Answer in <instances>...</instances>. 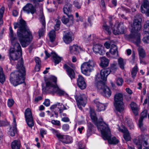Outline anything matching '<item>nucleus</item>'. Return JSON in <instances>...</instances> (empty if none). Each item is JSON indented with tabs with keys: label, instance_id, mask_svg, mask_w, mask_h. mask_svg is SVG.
Instances as JSON below:
<instances>
[{
	"label": "nucleus",
	"instance_id": "f257e3e1",
	"mask_svg": "<svg viewBox=\"0 0 149 149\" xmlns=\"http://www.w3.org/2000/svg\"><path fill=\"white\" fill-rule=\"evenodd\" d=\"M14 25L15 29L18 28L17 34L22 47H26L31 41L33 37L25 21L23 19H21L19 23H15Z\"/></svg>",
	"mask_w": 149,
	"mask_h": 149
},
{
	"label": "nucleus",
	"instance_id": "f03ea898",
	"mask_svg": "<svg viewBox=\"0 0 149 149\" xmlns=\"http://www.w3.org/2000/svg\"><path fill=\"white\" fill-rule=\"evenodd\" d=\"M17 67L19 70L12 72L10 75V81L15 86L24 82L26 74L25 69L23 66V62L22 59L18 61Z\"/></svg>",
	"mask_w": 149,
	"mask_h": 149
},
{
	"label": "nucleus",
	"instance_id": "7ed1b4c3",
	"mask_svg": "<svg viewBox=\"0 0 149 149\" xmlns=\"http://www.w3.org/2000/svg\"><path fill=\"white\" fill-rule=\"evenodd\" d=\"M10 35L13 47L10 49V56L11 60L15 61L19 58L22 55V50L19 44L17 42V38L14 36L11 27H10Z\"/></svg>",
	"mask_w": 149,
	"mask_h": 149
},
{
	"label": "nucleus",
	"instance_id": "20e7f679",
	"mask_svg": "<svg viewBox=\"0 0 149 149\" xmlns=\"http://www.w3.org/2000/svg\"><path fill=\"white\" fill-rule=\"evenodd\" d=\"M141 19L139 16L135 17L133 24H131L130 30L132 35H129L128 36L132 38L135 44L137 46L140 42V34L137 33L140 31L141 28Z\"/></svg>",
	"mask_w": 149,
	"mask_h": 149
},
{
	"label": "nucleus",
	"instance_id": "39448f33",
	"mask_svg": "<svg viewBox=\"0 0 149 149\" xmlns=\"http://www.w3.org/2000/svg\"><path fill=\"white\" fill-rule=\"evenodd\" d=\"M57 78L54 76H51L47 80V93H56L59 96H62L65 92L57 85L56 84Z\"/></svg>",
	"mask_w": 149,
	"mask_h": 149
},
{
	"label": "nucleus",
	"instance_id": "423d86ee",
	"mask_svg": "<svg viewBox=\"0 0 149 149\" xmlns=\"http://www.w3.org/2000/svg\"><path fill=\"white\" fill-rule=\"evenodd\" d=\"M106 80L102 77H98L96 76L95 84L100 93L104 97H109L111 95V92L110 89L105 85V81Z\"/></svg>",
	"mask_w": 149,
	"mask_h": 149
},
{
	"label": "nucleus",
	"instance_id": "0eeeda50",
	"mask_svg": "<svg viewBox=\"0 0 149 149\" xmlns=\"http://www.w3.org/2000/svg\"><path fill=\"white\" fill-rule=\"evenodd\" d=\"M96 65L95 62L92 59L83 63L81 66V73L86 76L90 75Z\"/></svg>",
	"mask_w": 149,
	"mask_h": 149
},
{
	"label": "nucleus",
	"instance_id": "6e6552de",
	"mask_svg": "<svg viewBox=\"0 0 149 149\" xmlns=\"http://www.w3.org/2000/svg\"><path fill=\"white\" fill-rule=\"evenodd\" d=\"M123 97V94L120 93L116 94L114 96V105L116 110L119 112H122L124 109Z\"/></svg>",
	"mask_w": 149,
	"mask_h": 149
},
{
	"label": "nucleus",
	"instance_id": "1a4fd4ad",
	"mask_svg": "<svg viewBox=\"0 0 149 149\" xmlns=\"http://www.w3.org/2000/svg\"><path fill=\"white\" fill-rule=\"evenodd\" d=\"M118 68L116 62H114L111 64V69L107 68L102 69L100 73H98L96 76L98 77H102L105 80H107V77L111 72L114 73Z\"/></svg>",
	"mask_w": 149,
	"mask_h": 149
},
{
	"label": "nucleus",
	"instance_id": "9d476101",
	"mask_svg": "<svg viewBox=\"0 0 149 149\" xmlns=\"http://www.w3.org/2000/svg\"><path fill=\"white\" fill-rule=\"evenodd\" d=\"M107 130L103 131H102V137L104 140H107L108 142L110 144H116L118 143V140L116 139L115 137H113L111 138V134L110 130L109 128H107Z\"/></svg>",
	"mask_w": 149,
	"mask_h": 149
},
{
	"label": "nucleus",
	"instance_id": "9b49d317",
	"mask_svg": "<svg viewBox=\"0 0 149 149\" xmlns=\"http://www.w3.org/2000/svg\"><path fill=\"white\" fill-rule=\"evenodd\" d=\"M126 28L124 27L123 24L116 22L112 29V32L115 35L124 34L126 32Z\"/></svg>",
	"mask_w": 149,
	"mask_h": 149
},
{
	"label": "nucleus",
	"instance_id": "f8f14e48",
	"mask_svg": "<svg viewBox=\"0 0 149 149\" xmlns=\"http://www.w3.org/2000/svg\"><path fill=\"white\" fill-rule=\"evenodd\" d=\"M133 141L138 149H149L147 146L148 145L147 140H141L140 137L133 139Z\"/></svg>",
	"mask_w": 149,
	"mask_h": 149
},
{
	"label": "nucleus",
	"instance_id": "ddd939ff",
	"mask_svg": "<svg viewBox=\"0 0 149 149\" xmlns=\"http://www.w3.org/2000/svg\"><path fill=\"white\" fill-rule=\"evenodd\" d=\"M25 117L28 126L32 128L34 125V121L31 111L29 108L27 109L25 111Z\"/></svg>",
	"mask_w": 149,
	"mask_h": 149
},
{
	"label": "nucleus",
	"instance_id": "4468645a",
	"mask_svg": "<svg viewBox=\"0 0 149 149\" xmlns=\"http://www.w3.org/2000/svg\"><path fill=\"white\" fill-rule=\"evenodd\" d=\"M77 106L81 110V106L84 107L87 103V98L86 96L84 94L81 95L78 97L75 96Z\"/></svg>",
	"mask_w": 149,
	"mask_h": 149
},
{
	"label": "nucleus",
	"instance_id": "2eb2a0df",
	"mask_svg": "<svg viewBox=\"0 0 149 149\" xmlns=\"http://www.w3.org/2000/svg\"><path fill=\"white\" fill-rule=\"evenodd\" d=\"M93 52L96 54H99L103 55L106 52L104 47L101 45L97 44L93 45Z\"/></svg>",
	"mask_w": 149,
	"mask_h": 149
},
{
	"label": "nucleus",
	"instance_id": "dca6fc26",
	"mask_svg": "<svg viewBox=\"0 0 149 149\" xmlns=\"http://www.w3.org/2000/svg\"><path fill=\"white\" fill-rule=\"evenodd\" d=\"M56 136L60 141L64 143H70L72 141V138L68 136L63 135L61 134H56Z\"/></svg>",
	"mask_w": 149,
	"mask_h": 149
},
{
	"label": "nucleus",
	"instance_id": "f3484780",
	"mask_svg": "<svg viewBox=\"0 0 149 149\" xmlns=\"http://www.w3.org/2000/svg\"><path fill=\"white\" fill-rule=\"evenodd\" d=\"M64 34L63 39L64 41L66 44H69L73 40V34L71 31H66L64 32Z\"/></svg>",
	"mask_w": 149,
	"mask_h": 149
},
{
	"label": "nucleus",
	"instance_id": "a211bd4d",
	"mask_svg": "<svg viewBox=\"0 0 149 149\" xmlns=\"http://www.w3.org/2000/svg\"><path fill=\"white\" fill-rule=\"evenodd\" d=\"M24 11L28 14H34L36 11L35 8L31 3H27L23 8Z\"/></svg>",
	"mask_w": 149,
	"mask_h": 149
},
{
	"label": "nucleus",
	"instance_id": "6ab92c4d",
	"mask_svg": "<svg viewBox=\"0 0 149 149\" xmlns=\"http://www.w3.org/2000/svg\"><path fill=\"white\" fill-rule=\"evenodd\" d=\"M91 118L94 124L97 126L98 129L101 128L97 123V118L95 113V110L93 109H91L90 110Z\"/></svg>",
	"mask_w": 149,
	"mask_h": 149
},
{
	"label": "nucleus",
	"instance_id": "aec40b11",
	"mask_svg": "<svg viewBox=\"0 0 149 149\" xmlns=\"http://www.w3.org/2000/svg\"><path fill=\"white\" fill-rule=\"evenodd\" d=\"M77 84L79 87L81 89H85L86 87V84L85 82L84 78L81 75H79L77 80Z\"/></svg>",
	"mask_w": 149,
	"mask_h": 149
},
{
	"label": "nucleus",
	"instance_id": "412c9836",
	"mask_svg": "<svg viewBox=\"0 0 149 149\" xmlns=\"http://www.w3.org/2000/svg\"><path fill=\"white\" fill-rule=\"evenodd\" d=\"M70 0H65L66 4L64 6L63 8V12L64 13L67 15L69 13H71L72 11V5L69 3Z\"/></svg>",
	"mask_w": 149,
	"mask_h": 149
},
{
	"label": "nucleus",
	"instance_id": "4be33fe9",
	"mask_svg": "<svg viewBox=\"0 0 149 149\" xmlns=\"http://www.w3.org/2000/svg\"><path fill=\"white\" fill-rule=\"evenodd\" d=\"M123 129H120V127H118V130L123 133V137L124 139L127 141H129L131 139V136L128 131L124 127Z\"/></svg>",
	"mask_w": 149,
	"mask_h": 149
},
{
	"label": "nucleus",
	"instance_id": "5701e85b",
	"mask_svg": "<svg viewBox=\"0 0 149 149\" xmlns=\"http://www.w3.org/2000/svg\"><path fill=\"white\" fill-rule=\"evenodd\" d=\"M69 50L72 54H77L79 53L80 51H82L83 49L78 45H74L69 47Z\"/></svg>",
	"mask_w": 149,
	"mask_h": 149
},
{
	"label": "nucleus",
	"instance_id": "b1692460",
	"mask_svg": "<svg viewBox=\"0 0 149 149\" xmlns=\"http://www.w3.org/2000/svg\"><path fill=\"white\" fill-rule=\"evenodd\" d=\"M64 68L66 69L68 74L71 79L75 78V73L72 69L66 64L64 65Z\"/></svg>",
	"mask_w": 149,
	"mask_h": 149
},
{
	"label": "nucleus",
	"instance_id": "393cba45",
	"mask_svg": "<svg viewBox=\"0 0 149 149\" xmlns=\"http://www.w3.org/2000/svg\"><path fill=\"white\" fill-rule=\"evenodd\" d=\"M102 117L100 118L99 119V121H97V123L101 127V128L100 129H98L99 130H100L102 133V130L103 131H105L107 130V128H109L107 125L104 122L102 121Z\"/></svg>",
	"mask_w": 149,
	"mask_h": 149
},
{
	"label": "nucleus",
	"instance_id": "a878e982",
	"mask_svg": "<svg viewBox=\"0 0 149 149\" xmlns=\"http://www.w3.org/2000/svg\"><path fill=\"white\" fill-rule=\"evenodd\" d=\"M95 36L94 34H84L83 36V38L85 42H88L93 40Z\"/></svg>",
	"mask_w": 149,
	"mask_h": 149
},
{
	"label": "nucleus",
	"instance_id": "bb28decb",
	"mask_svg": "<svg viewBox=\"0 0 149 149\" xmlns=\"http://www.w3.org/2000/svg\"><path fill=\"white\" fill-rule=\"evenodd\" d=\"M101 62L100 65L102 67H104L108 66L109 63V60L104 56L100 58Z\"/></svg>",
	"mask_w": 149,
	"mask_h": 149
},
{
	"label": "nucleus",
	"instance_id": "cd10ccee",
	"mask_svg": "<svg viewBox=\"0 0 149 149\" xmlns=\"http://www.w3.org/2000/svg\"><path fill=\"white\" fill-rule=\"evenodd\" d=\"M130 105L131 108L135 115V116L137 115L138 114V107L136 103L134 102H132L131 103Z\"/></svg>",
	"mask_w": 149,
	"mask_h": 149
},
{
	"label": "nucleus",
	"instance_id": "c85d7f7f",
	"mask_svg": "<svg viewBox=\"0 0 149 149\" xmlns=\"http://www.w3.org/2000/svg\"><path fill=\"white\" fill-rule=\"evenodd\" d=\"M11 146L12 149H20V142L19 140H15L12 143Z\"/></svg>",
	"mask_w": 149,
	"mask_h": 149
},
{
	"label": "nucleus",
	"instance_id": "c756f323",
	"mask_svg": "<svg viewBox=\"0 0 149 149\" xmlns=\"http://www.w3.org/2000/svg\"><path fill=\"white\" fill-rule=\"evenodd\" d=\"M95 103L97 108V111L100 112L105 110L106 106L104 104L97 101Z\"/></svg>",
	"mask_w": 149,
	"mask_h": 149
},
{
	"label": "nucleus",
	"instance_id": "7c9ffc66",
	"mask_svg": "<svg viewBox=\"0 0 149 149\" xmlns=\"http://www.w3.org/2000/svg\"><path fill=\"white\" fill-rule=\"evenodd\" d=\"M110 52L112 55L118 56V48L116 45L114 44L111 45L110 49Z\"/></svg>",
	"mask_w": 149,
	"mask_h": 149
},
{
	"label": "nucleus",
	"instance_id": "2f4dec72",
	"mask_svg": "<svg viewBox=\"0 0 149 149\" xmlns=\"http://www.w3.org/2000/svg\"><path fill=\"white\" fill-rule=\"evenodd\" d=\"M51 55L52 56L54 62L56 64H58L60 62L61 59V58L58 56L56 53L52 52Z\"/></svg>",
	"mask_w": 149,
	"mask_h": 149
},
{
	"label": "nucleus",
	"instance_id": "473e14b6",
	"mask_svg": "<svg viewBox=\"0 0 149 149\" xmlns=\"http://www.w3.org/2000/svg\"><path fill=\"white\" fill-rule=\"evenodd\" d=\"M143 32L145 34H149V20H147L144 25Z\"/></svg>",
	"mask_w": 149,
	"mask_h": 149
},
{
	"label": "nucleus",
	"instance_id": "72a5a7b5",
	"mask_svg": "<svg viewBox=\"0 0 149 149\" xmlns=\"http://www.w3.org/2000/svg\"><path fill=\"white\" fill-rule=\"evenodd\" d=\"M102 28L104 32L107 34L110 35L111 33V29L106 24H104Z\"/></svg>",
	"mask_w": 149,
	"mask_h": 149
},
{
	"label": "nucleus",
	"instance_id": "f704fd0d",
	"mask_svg": "<svg viewBox=\"0 0 149 149\" xmlns=\"http://www.w3.org/2000/svg\"><path fill=\"white\" fill-rule=\"evenodd\" d=\"M49 36L50 41L54 42L56 37V33L54 31H51L48 33Z\"/></svg>",
	"mask_w": 149,
	"mask_h": 149
},
{
	"label": "nucleus",
	"instance_id": "c9c22d12",
	"mask_svg": "<svg viewBox=\"0 0 149 149\" xmlns=\"http://www.w3.org/2000/svg\"><path fill=\"white\" fill-rule=\"evenodd\" d=\"M138 125L141 131H144L146 130V126L144 125L143 120L141 119H139Z\"/></svg>",
	"mask_w": 149,
	"mask_h": 149
},
{
	"label": "nucleus",
	"instance_id": "e433bc0d",
	"mask_svg": "<svg viewBox=\"0 0 149 149\" xmlns=\"http://www.w3.org/2000/svg\"><path fill=\"white\" fill-rule=\"evenodd\" d=\"M5 81V77L2 68L0 67V82L3 84Z\"/></svg>",
	"mask_w": 149,
	"mask_h": 149
},
{
	"label": "nucleus",
	"instance_id": "4c0bfd02",
	"mask_svg": "<svg viewBox=\"0 0 149 149\" xmlns=\"http://www.w3.org/2000/svg\"><path fill=\"white\" fill-rule=\"evenodd\" d=\"M139 58H143L146 56V53L144 50L142 48L139 47L138 49Z\"/></svg>",
	"mask_w": 149,
	"mask_h": 149
},
{
	"label": "nucleus",
	"instance_id": "58836bf2",
	"mask_svg": "<svg viewBox=\"0 0 149 149\" xmlns=\"http://www.w3.org/2000/svg\"><path fill=\"white\" fill-rule=\"evenodd\" d=\"M118 64L120 68L122 70L124 69V66L125 64V61L121 58L118 59Z\"/></svg>",
	"mask_w": 149,
	"mask_h": 149
},
{
	"label": "nucleus",
	"instance_id": "ea45409f",
	"mask_svg": "<svg viewBox=\"0 0 149 149\" xmlns=\"http://www.w3.org/2000/svg\"><path fill=\"white\" fill-rule=\"evenodd\" d=\"M141 8H143L144 10L149 8V2L147 0H143V2L141 8Z\"/></svg>",
	"mask_w": 149,
	"mask_h": 149
},
{
	"label": "nucleus",
	"instance_id": "a19ab883",
	"mask_svg": "<svg viewBox=\"0 0 149 149\" xmlns=\"http://www.w3.org/2000/svg\"><path fill=\"white\" fill-rule=\"evenodd\" d=\"M17 128L15 126H13L10 128V130L9 131V134L11 136H15V133L16 132Z\"/></svg>",
	"mask_w": 149,
	"mask_h": 149
},
{
	"label": "nucleus",
	"instance_id": "79ce46f5",
	"mask_svg": "<svg viewBox=\"0 0 149 149\" xmlns=\"http://www.w3.org/2000/svg\"><path fill=\"white\" fill-rule=\"evenodd\" d=\"M4 8L3 7H2L0 9V25H1L3 24V20L2 17L4 11Z\"/></svg>",
	"mask_w": 149,
	"mask_h": 149
},
{
	"label": "nucleus",
	"instance_id": "37998d69",
	"mask_svg": "<svg viewBox=\"0 0 149 149\" xmlns=\"http://www.w3.org/2000/svg\"><path fill=\"white\" fill-rule=\"evenodd\" d=\"M137 71V67L136 66H135L133 68L131 71V74L132 75V77L133 78H134L135 77Z\"/></svg>",
	"mask_w": 149,
	"mask_h": 149
},
{
	"label": "nucleus",
	"instance_id": "c03bdc74",
	"mask_svg": "<svg viewBox=\"0 0 149 149\" xmlns=\"http://www.w3.org/2000/svg\"><path fill=\"white\" fill-rule=\"evenodd\" d=\"M123 82V79L121 77H118L116 79V83L118 86H122Z\"/></svg>",
	"mask_w": 149,
	"mask_h": 149
},
{
	"label": "nucleus",
	"instance_id": "a18cd8bd",
	"mask_svg": "<svg viewBox=\"0 0 149 149\" xmlns=\"http://www.w3.org/2000/svg\"><path fill=\"white\" fill-rule=\"evenodd\" d=\"M147 111L146 110H145L142 112L141 114V116L139 119L143 120V119L147 116Z\"/></svg>",
	"mask_w": 149,
	"mask_h": 149
},
{
	"label": "nucleus",
	"instance_id": "49530a36",
	"mask_svg": "<svg viewBox=\"0 0 149 149\" xmlns=\"http://www.w3.org/2000/svg\"><path fill=\"white\" fill-rule=\"evenodd\" d=\"M73 4L75 7L78 9H79L81 8L82 5L81 3H79L77 1H74Z\"/></svg>",
	"mask_w": 149,
	"mask_h": 149
},
{
	"label": "nucleus",
	"instance_id": "de8ad7c7",
	"mask_svg": "<svg viewBox=\"0 0 149 149\" xmlns=\"http://www.w3.org/2000/svg\"><path fill=\"white\" fill-rule=\"evenodd\" d=\"M126 121H127V123L128 125L130 128L131 129H133L134 128V125L132 121L131 120L127 121V119Z\"/></svg>",
	"mask_w": 149,
	"mask_h": 149
},
{
	"label": "nucleus",
	"instance_id": "09e8293b",
	"mask_svg": "<svg viewBox=\"0 0 149 149\" xmlns=\"http://www.w3.org/2000/svg\"><path fill=\"white\" fill-rule=\"evenodd\" d=\"M45 28H44L43 26L39 30V36L40 38L44 34V32L45 31Z\"/></svg>",
	"mask_w": 149,
	"mask_h": 149
},
{
	"label": "nucleus",
	"instance_id": "8fccbe9b",
	"mask_svg": "<svg viewBox=\"0 0 149 149\" xmlns=\"http://www.w3.org/2000/svg\"><path fill=\"white\" fill-rule=\"evenodd\" d=\"M40 21L42 24V26H43L44 28L46 27V22L44 16H42L40 17Z\"/></svg>",
	"mask_w": 149,
	"mask_h": 149
},
{
	"label": "nucleus",
	"instance_id": "3c124183",
	"mask_svg": "<svg viewBox=\"0 0 149 149\" xmlns=\"http://www.w3.org/2000/svg\"><path fill=\"white\" fill-rule=\"evenodd\" d=\"M45 84H42V90L44 93L46 94V87L47 86V82L45 77Z\"/></svg>",
	"mask_w": 149,
	"mask_h": 149
},
{
	"label": "nucleus",
	"instance_id": "603ef678",
	"mask_svg": "<svg viewBox=\"0 0 149 149\" xmlns=\"http://www.w3.org/2000/svg\"><path fill=\"white\" fill-rule=\"evenodd\" d=\"M141 12L142 13L146 14L147 16L149 17V8L146 10H144L143 8H141Z\"/></svg>",
	"mask_w": 149,
	"mask_h": 149
},
{
	"label": "nucleus",
	"instance_id": "864d4df0",
	"mask_svg": "<svg viewBox=\"0 0 149 149\" xmlns=\"http://www.w3.org/2000/svg\"><path fill=\"white\" fill-rule=\"evenodd\" d=\"M61 20L62 22L65 24H67L69 22V19L66 18L64 16H63Z\"/></svg>",
	"mask_w": 149,
	"mask_h": 149
},
{
	"label": "nucleus",
	"instance_id": "5fc2aeb1",
	"mask_svg": "<svg viewBox=\"0 0 149 149\" xmlns=\"http://www.w3.org/2000/svg\"><path fill=\"white\" fill-rule=\"evenodd\" d=\"M14 103V101L12 99H9L8 101V106L10 107H12L13 104Z\"/></svg>",
	"mask_w": 149,
	"mask_h": 149
},
{
	"label": "nucleus",
	"instance_id": "6e6d98bb",
	"mask_svg": "<svg viewBox=\"0 0 149 149\" xmlns=\"http://www.w3.org/2000/svg\"><path fill=\"white\" fill-rule=\"evenodd\" d=\"M143 42L146 43H149V36L144 37L142 39Z\"/></svg>",
	"mask_w": 149,
	"mask_h": 149
},
{
	"label": "nucleus",
	"instance_id": "4d7b16f0",
	"mask_svg": "<svg viewBox=\"0 0 149 149\" xmlns=\"http://www.w3.org/2000/svg\"><path fill=\"white\" fill-rule=\"evenodd\" d=\"M69 128V125L68 124H65L63 125L62 129L64 131H67Z\"/></svg>",
	"mask_w": 149,
	"mask_h": 149
},
{
	"label": "nucleus",
	"instance_id": "13d9d810",
	"mask_svg": "<svg viewBox=\"0 0 149 149\" xmlns=\"http://www.w3.org/2000/svg\"><path fill=\"white\" fill-rule=\"evenodd\" d=\"M46 132L45 130H44L42 129H41L40 130V134L42 138H44V135H46Z\"/></svg>",
	"mask_w": 149,
	"mask_h": 149
},
{
	"label": "nucleus",
	"instance_id": "bf43d9fd",
	"mask_svg": "<svg viewBox=\"0 0 149 149\" xmlns=\"http://www.w3.org/2000/svg\"><path fill=\"white\" fill-rule=\"evenodd\" d=\"M51 123L52 124L57 126H59L60 125V121L57 120H52Z\"/></svg>",
	"mask_w": 149,
	"mask_h": 149
},
{
	"label": "nucleus",
	"instance_id": "052dcab7",
	"mask_svg": "<svg viewBox=\"0 0 149 149\" xmlns=\"http://www.w3.org/2000/svg\"><path fill=\"white\" fill-rule=\"evenodd\" d=\"M35 61L36 64L41 65V62L40 58L38 57H36L35 58Z\"/></svg>",
	"mask_w": 149,
	"mask_h": 149
},
{
	"label": "nucleus",
	"instance_id": "680f3d73",
	"mask_svg": "<svg viewBox=\"0 0 149 149\" xmlns=\"http://www.w3.org/2000/svg\"><path fill=\"white\" fill-rule=\"evenodd\" d=\"M61 107H58V108L59 109V113L60 114L63 110L66 109L65 107L62 104H61Z\"/></svg>",
	"mask_w": 149,
	"mask_h": 149
},
{
	"label": "nucleus",
	"instance_id": "e2e57ef3",
	"mask_svg": "<svg viewBox=\"0 0 149 149\" xmlns=\"http://www.w3.org/2000/svg\"><path fill=\"white\" fill-rule=\"evenodd\" d=\"M40 65L36 64L35 70L36 71H39L40 69Z\"/></svg>",
	"mask_w": 149,
	"mask_h": 149
},
{
	"label": "nucleus",
	"instance_id": "0e129e2a",
	"mask_svg": "<svg viewBox=\"0 0 149 149\" xmlns=\"http://www.w3.org/2000/svg\"><path fill=\"white\" fill-rule=\"evenodd\" d=\"M80 149H85L84 146L81 142H80L79 143V149H80Z\"/></svg>",
	"mask_w": 149,
	"mask_h": 149
},
{
	"label": "nucleus",
	"instance_id": "69168bd1",
	"mask_svg": "<svg viewBox=\"0 0 149 149\" xmlns=\"http://www.w3.org/2000/svg\"><path fill=\"white\" fill-rule=\"evenodd\" d=\"M104 46L107 49H109L110 47V44L108 42H106L104 44Z\"/></svg>",
	"mask_w": 149,
	"mask_h": 149
},
{
	"label": "nucleus",
	"instance_id": "338daca9",
	"mask_svg": "<svg viewBox=\"0 0 149 149\" xmlns=\"http://www.w3.org/2000/svg\"><path fill=\"white\" fill-rule=\"evenodd\" d=\"M42 99V97H41L39 96L36 97L35 99V102L37 103L38 101L41 100Z\"/></svg>",
	"mask_w": 149,
	"mask_h": 149
},
{
	"label": "nucleus",
	"instance_id": "774afa93",
	"mask_svg": "<svg viewBox=\"0 0 149 149\" xmlns=\"http://www.w3.org/2000/svg\"><path fill=\"white\" fill-rule=\"evenodd\" d=\"M61 120L64 122H68L69 120L68 118L67 117H64L62 118Z\"/></svg>",
	"mask_w": 149,
	"mask_h": 149
}]
</instances>
